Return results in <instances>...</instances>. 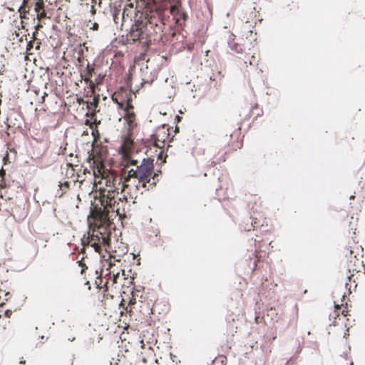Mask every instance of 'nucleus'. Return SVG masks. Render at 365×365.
Wrapping results in <instances>:
<instances>
[{"instance_id":"nucleus-10","label":"nucleus","mask_w":365,"mask_h":365,"mask_svg":"<svg viewBox=\"0 0 365 365\" xmlns=\"http://www.w3.org/2000/svg\"><path fill=\"white\" fill-rule=\"evenodd\" d=\"M151 173L147 174L146 177L143 180H138L139 182H142V187L148 190L149 188L147 187V184L150 183L152 178H151Z\"/></svg>"},{"instance_id":"nucleus-39","label":"nucleus","mask_w":365,"mask_h":365,"mask_svg":"<svg viewBox=\"0 0 365 365\" xmlns=\"http://www.w3.org/2000/svg\"><path fill=\"white\" fill-rule=\"evenodd\" d=\"M349 198H350L351 200L354 199V195H351Z\"/></svg>"},{"instance_id":"nucleus-17","label":"nucleus","mask_w":365,"mask_h":365,"mask_svg":"<svg viewBox=\"0 0 365 365\" xmlns=\"http://www.w3.org/2000/svg\"><path fill=\"white\" fill-rule=\"evenodd\" d=\"M161 174V170H157L156 172H155L153 170L152 171V174H151V178L153 180H155L158 175Z\"/></svg>"},{"instance_id":"nucleus-7","label":"nucleus","mask_w":365,"mask_h":365,"mask_svg":"<svg viewBox=\"0 0 365 365\" xmlns=\"http://www.w3.org/2000/svg\"><path fill=\"white\" fill-rule=\"evenodd\" d=\"M234 35L233 34H231L230 38L228 39L227 44L230 50L232 51L237 53H241L242 52V46L238 44L237 43H235L234 41Z\"/></svg>"},{"instance_id":"nucleus-21","label":"nucleus","mask_w":365,"mask_h":365,"mask_svg":"<svg viewBox=\"0 0 365 365\" xmlns=\"http://www.w3.org/2000/svg\"><path fill=\"white\" fill-rule=\"evenodd\" d=\"M9 323V321L3 320L2 322H0V327H2L4 329H6Z\"/></svg>"},{"instance_id":"nucleus-13","label":"nucleus","mask_w":365,"mask_h":365,"mask_svg":"<svg viewBox=\"0 0 365 365\" xmlns=\"http://www.w3.org/2000/svg\"><path fill=\"white\" fill-rule=\"evenodd\" d=\"M138 175H140V172L139 171H136V169L131 168L128 171V176L129 177H131V178H137L138 180Z\"/></svg>"},{"instance_id":"nucleus-33","label":"nucleus","mask_w":365,"mask_h":365,"mask_svg":"<svg viewBox=\"0 0 365 365\" xmlns=\"http://www.w3.org/2000/svg\"><path fill=\"white\" fill-rule=\"evenodd\" d=\"M25 363H26V361H25V360H24L23 359H21L20 360V364H25Z\"/></svg>"},{"instance_id":"nucleus-18","label":"nucleus","mask_w":365,"mask_h":365,"mask_svg":"<svg viewBox=\"0 0 365 365\" xmlns=\"http://www.w3.org/2000/svg\"><path fill=\"white\" fill-rule=\"evenodd\" d=\"M138 161L137 160H135V159H130L128 160V165L129 166H138Z\"/></svg>"},{"instance_id":"nucleus-26","label":"nucleus","mask_w":365,"mask_h":365,"mask_svg":"<svg viewBox=\"0 0 365 365\" xmlns=\"http://www.w3.org/2000/svg\"><path fill=\"white\" fill-rule=\"evenodd\" d=\"M152 137L155 138L156 140H159V138H158V135L156 133H153L152 135H151Z\"/></svg>"},{"instance_id":"nucleus-22","label":"nucleus","mask_w":365,"mask_h":365,"mask_svg":"<svg viewBox=\"0 0 365 365\" xmlns=\"http://www.w3.org/2000/svg\"><path fill=\"white\" fill-rule=\"evenodd\" d=\"M3 161H4V163H9V153H6V154L4 155Z\"/></svg>"},{"instance_id":"nucleus-11","label":"nucleus","mask_w":365,"mask_h":365,"mask_svg":"<svg viewBox=\"0 0 365 365\" xmlns=\"http://www.w3.org/2000/svg\"><path fill=\"white\" fill-rule=\"evenodd\" d=\"M96 274H98V276L96 277V280H95V284L96 285V287L97 288H99L101 287V284L103 282V279H102V269L98 272V270H96Z\"/></svg>"},{"instance_id":"nucleus-3","label":"nucleus","mask_w":365,"mask_h":365,"mask_svg":"<svg viewBox=\"0 0 365 365\" xmlns=\"http://www.w3.org/2000/svg\"><path fill=\"white\" fill-rule=\"evenodd\" d=\"M114 102L118 105V108L124 110V117L128 118L130 120H133L135 113L132 110V97L130 94L125 93V96H121L120 100L118 97L113 99Z\"/></svg>"},{"instance_id":"nucleus-15","label":"nucleus","mask_w":365,"mask_h":365,"mask_svg":"<svg viewBox=\"0 0 365 365\" xmlns=\"http://www.w3.org/2000/svg\"><path fill=\"white\" fill-rule=\"evenodd\" d=\"M100 232H101V231H99L97 234L94 235L93 237H92V242H98V243H101V237H98V236H101L100 235Z\"/></svg>"},{"instance_id":"nucleus-45","label":"nucleus","mask_w":365,"mask_h":365,"mask_svg":"<svg viewBox=\"0 0 365 365\" xmlns=\"http://www.w3.org/2000/svg\"><path fill=\"white\" fill-rule=\"evenodd\" d=\"M108 284V282H106V283H105V284H104V285L106 286V285H107Z\"/></svg>"},{"instance_id":"nucleus-44","label":"nucleus","mask_w":365,"mask_h":365,"mask_svg":"<svg viewBox=\"0 0 365 365\" xmlns=\"http://www.w3.org/2000/svg\"><path fill=\"white\" fill-rule=\"evenodd\" d=\"M250 36H252V31H250Z\"/></svg>"},{"instance_id":"nucleus-34","label":"nucleus","mask_w":365,"mask_h":365,"mask_svg":"<svg viewBox=\"0 0 365 365\" xmlns=\"http://www.w3.org/2000/svg\"><path fill=\"white\" fill-rule=\"evenodd\" d=\"M262 114H263V112H262V111H261V113H258V114L257 115V116H256L255 118H257V117H258V116H260V115H262Z\"/></svg>"},{"instance_id":"nucleus-2","label":"nucleus","mask_w":365,"mask_h":365,"mask_svg":"<svg viewBox=\"0 0 365 365\" xmlns=\"http://www.w3.org/2000/svg\"><path fill=\"white\" fill-rule=\"evenodd\" d=\"M169 11L173 16L178 29L180 31L183 30L188 19L187 13L179 5L170 6Z\"/></svg>"},{"instance_id":"nucleus-35","label":"nucleus","mask_w":365,"mask_h":365,"mask_svg":"<svg viewBox=\"0 0 365 365\" xmlns=\"http://www.w3.org/2000/svg\"><path fill=\"white\" fill-rule=\"evenodd\" d=\"M85 284H86V285H88H88H90L89 282H88V281H87V282L85 283ZM88 289H91V286H89V287H88Z\"/></svg>"},{"instance_id":"nucleus-38","label":"nucleus","mask_w":365,"mask_h":365,"mask_svg":"<svg viewBox=\"0 0 365 365\" xmlns=\"http://www.w3.org/2000/svg\"><path fill=\"white\" fill-rule=\"evenodd\" d=\"M11 151H13V152H14V153H15V154H16V150H15L14 148H13L12 150H11Z\"/></svg>"},{"instance_id":"nucleus-6","label":"nucleus","mask_w":365,"mask_h":365,"mask_svg":"<svg viewBox=\"0 0 365 365\" xmlns=\"http://www.w3.org/2000/svg\"><path fill=\"white\" fill-rule=\"evenodd\" d=\"M100 235L101 245L105 247L106 252H109V250L111 249V233L100 232Z\"/></svg>"},{"instance_id":"nucleus-5","label":"nucleus","mask_w":365,"mask_h":365,"mask_svg":"<svg viewBox=\"0 0 365 365\" xmlns=\"http://www.w3.org/2000/svg\"><path fill=\"white\" fill-rule=\"evenodd\" d=\"M148 65L146 64L145 69H148ZM140 71L142 72L141 84L148 83L150 85L154 81V80L157 78V74H156L155 71L150 72V74L148 75L147 73H144V68L141 67Z\"/></svg>"},{"instance_id":"nucleus-8","label":"nucleus","mask_w":365,"mask_h":365,"mask_svg":"<svg viewBox=\"0 0 365 365\" xmlns=\"http://www.w3.org/2000/svg\"><path fill=\"white\" fill-rule=\"evenodd\" d=\"M135 66H130L128 68V73H125L124 77L125 85L127 88L132 90V78L133 73L135 71Z\"/></svg>"},{"instance_id":"nucleus-43","label":"nucleus","mask_w":365,"mask_h":365,"mask_svg":"<svg viewBox=\"0 0 365 365\" xmlns=\"http://www.w3.org/2000/svg\"><path fill=\"white\" fill-rule=\"evenodd\" d=\"M31 44V41L28 43L27 47H29Z\"/></svg>"},{"instance_id":"nucleus-29","label":"nucleus","mask_w":365,"mask_h":365,"mask_svg":"<svg viewBox=\"0 0 365 365\" xmlns=\"http://www.w3.org/2000/svg\"><path fill=\"white\" fill-rule=\"evenodd\" d=\"M181 119V117H180L178 115H175V120L176 121H179Z\"/></svg>"},{"instance_id":"nucleus-25","label":"nucleus","mask_w":365,"mask_h":365,"mask_svg":"<svg viewBox=\"0 0 365 365\" xmlns=\"http://www.w3.org/2000/svg\"><path fill=\"white\" fill-rule=\"evenodd\" d=\"M149 184L150 186L155 187L157 184V181H155V180H153V181L152 182H150Z\"/></svg>"},{"instance_id":"nucleus-37","label":"nucleus","mask_w":365,"mask_h":365,"mask_svg":"<svg viewBox=\"0 0 365 365\" xmlns=\"http://www.w3.org/2000/svg\"><path fill=\"white\" fill-rule=\"evenodd\" d=\"M5 295H6V296H9V295H10V292H6Z\"/></svg>"},{"instance_id":"nucleus-30","label":"nucleus","mask_w":365,"mask_h":365,"mask_svg":"<svg viewBox=\"0 0 365 365\" xmlns=\"http://www.w3.org/2000/svg\"><path fill=\"white\" fill-rule=\"evenodd\" d=\"M100 257L101 259H104L106 257L105 255L103 254V251L101 252V255H100Z\"/></svg>"},{"instance_id":"nucleus-20","label":"nucleus","mask_w":365,"mask_h":365,"mask_svg":"<svg viewBox=\"0 0 365 365\" xmlns=\"http://www.w3.org/2000/svg\"><path fill=\"white\" fill-rule=\"evenodd\" d=\"M302 350V346H301L300 344H299V346L294 354V356L297 357L301 353Z\"/></svg>"},{"instance_id":"nucleus-31","label":"nucleus","mask_w":365,"mask_h":365,"mask_svg":"<svg viewBox=\"0 0 365 365\" xmlns=\"http://www.w3.org/2000/svg\"><path fill=\"white\" fill-rule=\"evenodd\" d=\"M75 339H76V338H75L74 336H73V337H68V341H73L75 340Z\"/></svg>"},{"instance_id":"nucleus-32","label":"nucleus","mask_w":365,"mask_h":365,"mask_svg":"<svg viewBox=\"0 0 365 365\" xmlns=\"http://www.w3.org/2000/svg\"><path fill=\"white\" fill-rule=\"evenodd\" d=\"M105 76H106V74H101V73H99V74L98 75V78H103Z\"/></svg>"},{"instance_id":"nucleus-4","label":"nucleus","mask_w":365,"mask_h":365,"mask_svg":"<svg viewBox=\"0 0 365 365\" xmlns=\"http://www.w3.org/2000/svg\"><path fill=\"white\" fill-rule=\"evenodd\" d=\"M153 159L151 158H143L140 165L137 166L136 171L140 172L138 175V180L144 179L147 174L151 173L154 170Z\"/></svg>"},{"instance_id":"nucleus-40","label":"nucleus","mask_w":365,"mask_h":365,"mask_svg":"<svg viewBox=\"0 0 365 365\" xmlns=\"http://www.w3.org/2000/svg\"><path fill=\"white\" fill-rule=\"evenodd\" d=\"M332 325L333 326H336V322L335 321L332 323Z\"/></svg>"},{"instance_id":"nucleus-1","label":"nucleus","mask_w":365,"mask_h":365,"mask_svg":"<svg viewBox=\"0 0 365 365\" xmlns=\"http://www.w3.org/2000/svg\"><path fill=\"white\" fill-rule=\"evenodd\" d=\"M136 27L137 33H132L130 35L131 41L135 42L142 36H151L153 34H160L163 30V25L160 22V19H146L145 21H143L137 25Z\"/></svg>"},{"instance_id":"nucleus-19","label":"nucleus","mask_w":365,"mask_h":365,"mask_svg":"<svg viewBox=\"0 0 365 365\" xmlns=\"http://www.w3.org/2000/svg\"><path fill=\"white\" fill-rule=\"evenodd\" d=\"M12 314V311L11 309H6L4 312L3 316L6 318H9Z\"/></svg>"},{"instance_id":"nucleus-41","label":"nucleus","mask_w":365,"mask_h":365,"mask_svg":"<svg viewBox=\"0 0 365 365\" xmlns=\"http://www.w3.org/2000/svg\"><path fill=\"white\" fill-rule=\"evenodd\" d=\"M39 338H40V339H43V338H44V336H43V335L40 336H39Z\"/></svg>"},{"instance_id":"nucleus-14","label":"nucleus","mask_w":365,"mask_h":365,"mask_svg":"<svg viewBox=\"0 0 365 365\" xmlns=\"http://www.w3.org/2000/svg\"><path fill=\"white\" fill-rule=\"evenodd\" d=\"M165 127H168V129H167V132H164V135L163 137H165V138H168V136L170 135V131H169V129L171 128L170 127H169L167 124L164 123V124H162L161 125L158 126L157 128V130H160V128H165Z\"/></svg>"},{"instance_id":"nucleus-27","label":"nucleus","mask_w":365,"mask_h":365,"mask_svg":"<svg viewBox=\"0 0 365 365\" xmlns=\"http://www.w3.org/2000/svg\"><path fill=\"white\" fill-rule=\"evenodd\" d=\"M98 28V24L95 22L93 24V27L92 29H97Z\"/></svg>"},{"instance_id":"nucleus-12","label":"nucleus","mask_w":365,"mask_h":365,"mask_svg":"<svg viewBox=\"0 0 365 365\" xmlns=\"http://www.w3.org/2000/svg\"><path fill=\"white\" fill-rule=\"evenodd\" d=\"M91 246L93 248L94 251L99 255H101V252L103 251L102 245L101 243L91 242Z\"/></svg>"},{"instance_id":"nucleus-16","label":"nucleus","mask_w":365,"mask_h":365,"mask_svg":"<svg viewBox=\"0 0 365 365\" xmlns=\"http://www.w3.org/2000/svg\"><path fill=\"white\" fill-rule=\"evenodd\" d=\"M70 185H71V182H69V181H64L63 182H61V181H59L58 186L59 187L63 186L65 188L69 189Z\"/></svg>"},{"instance_id":"nucleus-24","label":"nucleus","mask_w":365,"mask_h":365,"mask_svg":"<svg viewBox=\"0 0 365 365\" xmlns=\"http://www.w3.org/2000/svg\"><path fill=\"white\" fill-rule=\"evenodd\" d=\"M4 304V302H1L0 304V308L3 307V305ZM3 312V311L0 309V319H1L2 316H3V314H1Z\"/></svg>"},{"instance_id":"nucleus-42","label":"nucleus","mask_w":365,"mask_h":365,"mask_svg":"<svg viewBox=\"0 0 365 365\" xmlns=\"http://www.w3.org/2000/svg\"><path fill=\"white\" fill-rule=\"evenodd\" d=\"M22 6H23V4H22L21 6H19V11H20V10H21V9L22 8Z\"/></svg>"},{"instance_id":"nucleus-28","label":"nucleus","mask_w":365,"mask_h":365,"mask_svg":"<svg viewBox=\"0 0 365 365\" xmlns=\"http://www.w3.org/2000/svg\"><path fill=\"white\" fill-rule=\"evenodd\" d=\"M179 131H180V128L178 125H176L175 127V133H178Z\"/></svg>"},{"instance_id":"nucleus-23","label":"nucleus","mask_w":365,"mask_h":365,"mask_svg":"<svg viewBox=\"0 0 365 365\" xmlns=\"http://www.w3.org/2000/svg\"><path fill=\"white\" fill-rule=\"evenodd\" d=\"M119 276H120L119 272H118V273H116L115 274L113 275V283H116L117 282V280L119 278Z\"/></svg>"},{"instance_id":"nucleus-9","label":"nucleus","mask_w":365,"mask_h":365,"mask_svg":"<svg viewBox=\"0 0 365 365\" xmlns=\"http://www.w3.org/2000/svg\"><path fill=\"white\" fill-rule=\"evenodd\" d=\"M227 363V357L225 355H219L212 360L211 364L213 365H225Z\"/></svg>"},{"instance_id":"nucleus-36","label":"nucleus","mask_w":365,"mask_h":365,"mask_svg":"<svg viewBox=\"0 0 365 365\" xmlns=\"http://www.w3.org/2000/svg\"><path fill=\"white\" fill-rule=\"evenodd\" d=\"M1 173H4V170L3 168L0 169V174H1Z\"/></svg>"}]
</instances>
